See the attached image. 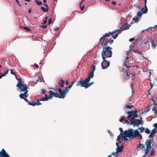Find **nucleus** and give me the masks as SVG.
Listing matches in <instances>:
<instances>
[{
  "instance_id": "nucleus-1",
  "label": "nucleus",
  "mask_w": 157,
  "mask_h": 157,
  "mask_svg": "<svg viewBox=\"0 0 157 157\" xmlns=\"http://www.w3.org/2000/svg\"><path fill=\"white\" fill-rule=\"evenodd\" d=\"M108 45H102V51L101 52V56L103 61H106V58L111 57L112 52V47L108 46Z\"/></svg>"
},
{
  "instance_id": "nucleus-2",
  "label": "nucleus",
  "mask_w": 157,
  "mask_h": 157,
  "mask_svg": "<svg viewBox=\"0 0 157 157\" xmlns=\"http://www.w3.org/2000/svg\"><path fill=\"white\" fill-rule=\"evenodd\" d=\"M106 33L102 36L99 40V41L98 44H99L101 43V45H108L111 44L113 42V40L112 39L111 37L109 35L107 36H105Z\"/></svg>"
},
{
  "instance_id": "nucleus-3",
  "label": "nucleus",
  "mask_w": 157,
  "mask_h": 157,
  "mask_svg": "<svg viewBox=\"0 0 157 157\" xmlns=\"http://www.w3.org/2000/svg\"><path fill=\"white\" fill-rule=\"evenodd\" d=\"M125 113L128 114V118H130L131 120H133L134 118H137V111L136 109L134 110H131L128 112L126 111Z\"/></svg>"
},
{
  "instance_id": "nucleus-4",
  "label": "nucleus",
  "mask_w": 157,
  "mask_h": 157,
  "mask_svg": "<svg viewBox=\"0 0 157 157\" xmlns=\"http://www.w3.org/2000/svg\"><path fill=\"white\" fill-rule=\"evenodd\" d=\"M28 88V87L27 86H25L24 87L21 88V89H19L20 92H24V93H21L19 95V97L21 99H24L25 97H28L27 95V93L28 91L27 90Z\"/></svg>"
},
{
  "instance_id": "nucleus-5",
  "label": "nucleus",
  "mask_w": 157,
  "mask_h": 157,
  "mask_svg": "<svg viewBox=\"0 0 157 157\" xmlns=\"http://www.w3.org/2000/svg\"><path fill=\"white\" fill-rule=\"evenodd\" d=\"M133 130L132 128L125 130L124 132V135L128 137L131 140L133 139Z\"/></svg>"
},
{
  "instance_id": "nucleus-6",
  "label": "nucleus",
  "mask_w": 157,
  "mask_h": 157,
  "mask_svg": "<svg viewBox=\"0 0 157 157\" xmlns=\"http://www.w3.org/2000/svg\"><path fill=\"white\" fill-rule=\"evenodd\" d=\"M18 80L17 83L16 85V86L18 88L17 89V90L19 89H21V88L24 87L25 86H27L26 84H23L21 82V78H18L17 79Z\"/></svg>"
},
{
  "instance_id": "nucleus-7",
  "label": "nucleus",
  "mask_w": 157,
  "mask_h": 157,
  "mask_svg": "<svg viewBox=\"0 0 157 157\" xmlns=\"http://www.w3.org/2000/svg\"><path fill=\"white\" fill-rule=\"evenodd\" d=\"M91 67L92 69V71L89 74L88 76L86 78L87 79H88L90 81L91 78H92L94 76V71L95 70L96 68H95V65L92 64L91 66Z\"/></svg>"
},
{
  "instance_id": "nucleus-8",
  "label": "nucleus",
  "mask_w": 157,
  "mask_h": 157,
  "mask_svg": "<svg viewBox=\"0 0 157 157\" xmlns=\"http://www.w3.org/2000/svg\"><path fill=\"white\" fill-rule=\"evenodd\" d=\"M109 61H107V60H106V61H103V60L101 65L102 69H105L107 68L109 66Z\"/></svg>"
},
{
  "instance_id": "nucleus-9",
  "label": "nucleus",
  "mask_w": 157,
  "mask_h": 157,
  "mask_svg": "<svg viewBox=\"0 0 157 157\" xmlns=\"http://www.w3.org/2000/svg\"><path fill=\"white\" fill-rule=\"evenodd\" d=\"M81 87H84L85 88H87V83L90 82V80L86 78L84 80L81 79Z\"/></svg>"
},
{
  "instance_id": "nucleus-10",
  "label": "nucleus",
  "mask_w": 157,
  "mask_h": 157,
  "mask_svg": "<svg viewBox=\"0 0 157 157\" xmlns=\"http://www.w3.org/2000/svg\"><path fill=\"white\" fill-rule=\"evenodd\" d=\"M49 92L50 93V95L48 97V98H47L48 100V99H51L53 97V96L55 97L56 98H59L58 93H56L54 92H53L52 90H50L49 91Z\"/></svg>"
},
{
  "instance_id": "nucleus-11",
  "label": "nucleus",
  "mask_w": 157,
  "mask_h": 157,
  "mask_svg": "<svg viewBox=\"0 0 157 157\" xmlns=\"http://www.w3.org/2000/svg\"><path fill=\"white\" fill-rule=\"evenodd\" d=\"M0 157H10L4 149L0 151Z\"/></svg>"
},
{
  "instance_id": "nucleus-12",
  "label": "nucleus",
  "mask_w": 157,
  "mask_h": 157,
  "mask_svg": "<svg viewBox=\"0 0 157 157\" xmlns=\"http://www.w3.org/2000/svg\"><path fill=\"white\" fill-rule=\"evenodd\" d=\"M149 140H147L145 142V144L146 146V147L151 148L152 147L151 146L152 144V141L153 140V138H150Z\"/></svg>"
},
{
  "instance_id": "nucleus-13",
  "label": "nucleus",
  "mask_w": 157,
  "mask_h": 157,
  "mask_svg": "<svg viewBox=\"0 0 157 157\" xmlns=\"http://www.w3.org/2000/svg\"><path fill=\"white\" fill-rule=\"evenodd\" d=\"M123 145H121L120 147L119 146H117V147L116 150V157H117L118 155V152L121 153L123 151Z\"/></svg>"
},
{
  "instance_id": "nucleus-14",
  "label": "nucleus",
  "mask_w": 157,
  "mask_h": 157,
  "mask_svg": "<svg viewBox=\"0 0 157 157\" xmlns=\"http://www.w3.org/2000/svg\"><path fill=\"white\" fill-rule=\"evenodd\" d=\"M156 127H154V128L152 130L151 134L148 136L149 138H153V137L155 136V134L156 133L157 131L156 130Z\"/></svg>"
},
{
  "instance_id": "nucleus-15",
  "label": "nucleus",
  "mask_w": 157,
  "mask_h": 157,
  "mask_svg": "<svg viewBox=\"0 0 157 157\" xmlns=\"http://www.w3.org/2000/svg\"><path fill=\"white\" fill-rule=\"evenodd\" d=\"M142 118L141 117V120H139L138 119H136L135 120V122H134V124L133 125V126H139L140 124H143V123H141L140 121H143V120H142Z\"/></svg>"
},
{
  "instance_id": "nucleus-16",
  "label": "nucleus",
  "mask_w": 157,
  "mask_h": 157,
  "mask_svg": "<svg viewBox=\"0 0 157 157\" xmlns=\"http://www.w3.org/2000/svg\"><path fill=\"white\" fill-rule=\"evenodd\" d=\"M68 92V89L66 87L64 90L63 91V94H61V95L59 96V98H64L66 94Z\"/></svg>"
},
{
  "instance_id": "nucleus-17",
  "label": "nucleus",
  "mask_w": 157,
  "mask_h": 157,
  "mask_svg": "<svg viewBox=\"0 0 157 157\" xmlns=\"http://www.w3.org/2000/svg\"><path fill=\"white\" fill-rule=\"evenodd\" d=\"M130 25H129L128 23H126L124 25L121 26L120 29V30L121 31L124 30L129 29Z\"/></svg>"
},
{
  "instance_id": "nucleus-18",
  "label": "nucleus",
  "mask_w": 157,
  "mask_h": 157,
  "mask_svg": "<svg viewBox=\"0 0 157 157\" xmlns=\"http://www.w3.org/2000/svg\"><path fill=\"white\" fill-rule=\"evenodd\" d=\"M37 102H33V101H32V102H33V103H29V105H33V106H34L35 105H40L42 104V103L39 102V100L37 99L36 100Z\"/></svg>"
},
{
  "instance_id": "nucleus-19",
  "label": "nucleus",
  "mask_w": 157,
  "mask_h": 157,
  "mask_svg": "<svg viewBox=\"0 0 157 157\" xmlns=\"http://www.w3.org/2000/svg\"><path fill=\"white\" fill-rule=\"evenodd\" d=\"M140 134V132H139L138 130H135L134 132L133 131V139L136 136L138 137V135Z\"/></svg>"
},
{
  "instance_id": "nucleus-20",
  "label": "nucleus",
  "mask_w": 157,
  "mask_h": 157,
  "mask_svg": "<svg viewBox=\"0 0 157 157\" xmlns=\"http://www.w3.org/2000/svg\"><path fill=\"white\" fill-rule=\"evenodd\" d=\"M147 10H146L145 9L144 11H142V12H141L140 11H139L137 13V16L139 17H141L142 16V15L144 13H147Z\"/></svg>"
},
{
  "instance_id": "nucleus-21",
  "label": "nucleus",
  "mask_w": 157,
  "mask_h": 157,
  "mask_svg": "<svg viewBox=\"0 0 157 157\" xmlns=\"http://www.w3.org/2000/svg\"><path fill=\"white\" fill-rule=\"evenodd\" d=\"M148 39H149L150 40V42L151 43V47L155 49V47L157 45V44L153 42V40L151 39V38H148Z\"/></svg>"
},
{
  "instance_id": "nucleus-22",
  "label": "nucleus",
  "mask_w": 157,
  "mask_h": 157,
  "mask_svg": "<svg viewBox=\"0 0 157 157\" xmlns=\"http://www.w3.org/2000/svg\"><path fill=\"white\" fill-rule=\"evenodd\" d=\"M155 154V150L153 147H152L150 154L149 155V157H152Z\"/></svg>"
},
{
  "instance_id": "nucleus-23",
  "label": "nucleus",
  "mask_w": 157,
  "mask_h": 157,
  "mask_svg": "<svg viewBox=\"0 0 157 157\" xmlns=\"http://www.w3.org/2000/svg\"><path fill=\"white\" fill-rule=\"evenodd\" d=\"M65 81L63 79L60 80V82H59V84L60 85L61 87H64V85L65 84Z\"/></svg>"
},
{
  "instance_id": "nucleus-24",
  "label": "nucleus",
  "mask_w": 157,
  "mask_h": 157,
  "mask_svg": "<svg viewBox=\"0 0 157 157\" xmlns=\"http://www.w3.org/2000/svg\"><path fill=\"white\" fill-rule=\"evenodd\" d=\"M153 105V104H152L151 105H150L147 107V109L146 110H144L143 113H147V112H148L151 109V106H152Z\"/></svg>"
},
{
  "instance_id": "nucleus-25",
  "label": "nucleus",
  "mask_w": 157,
  "mask_h": 157,
  "mask_svg": "<svg viewBox=\"0 0 157 157\" xmlns=\"http://www.w3.org/2000/svg\"><path fill=\"white\" fill-rule=\"evenodd\" d=\"M41 10H42L44 12H47L48 10V8H45L44 7L42 6L41 7Z\"/></svg>"
},
{
  "instance_id": "nucleus-26",
  "label": "nucleus",
  "mask_w": 157,
  "mask_h": 157,
  "mask_svg": "<svg viewBox=\"0 0 157 157\" xmlns=\"http://www.w3.org/2000/svg\"><path fill=\"white\" fill-rule=\"evenodd\" d=\"M124 122L126 123L127 124H128L129 125H134V122H133L131 121H127V120H125L124 121Z\"/></svg>"
},
{
  "instance_id": "nucleus-27",
  "label": "nucleus",
  "mask_w": 157,
  "mask_h": 157,
  "mask_svg": "<svg viewBox=\"0 0 157 157\" xmlns=\"http://www.w3.org/2000/svg\"><path fill=\"white\" fill-rule=\"evenodd\" d=\"M123 65L125 66V67H127V68L128 69V70H130V68H131L132 67H135V66L134 65H133L132 66H129V65H126V64L124 62L123 64Z\"/></svg>"
},
{
  "instance_id": "nucleus-28",
  "label": "nucleus",
  "mask_w": 157,
  "mask_h": 157,
  "mask_svg": "<svg viewBox=\"0 0 157 157\" xmlns=\"http://www.w3.org/2000/svg\"><path fill=\"white\" fill-rule=\"evenodd\" d=\"M115 33V31H113L112 32H109L108 33H106V34L105 35V36H109V35L110 36V35H111L112 36H113V33Z\"/></svg>"
},
{
  "instance_id": "nucleus-29",
  "label": "nucleus",
  "mask_w": 157,
  "mask_h": 157,
  "mask_svg": "<svg viewBox=\"0 0 157 157\" xmlns=\"http://www.w3.org/2000/svg\"><path fill=\"white\" fill-rule=\"evenodd\" d=\"M35 2L38 6L41 5H42V2L40 1H39L38 0H35Z\"/></svg>"
},
{
  "instance_id": "nucleus-30",
  "label": "nucleus",
  "mask_w": 157,
  "mask_h": 157,
  "mask_svg": "<svg viewBox=\"0 0 157 157\" xmlns=\"http://www.w3.org/2000/svg\"><path fill=\"white\" fill-rule=\"evenodd\" d=\"M133 20L134 21L135 23H137L138 21L140 20V19H139V18L138 17H136V18H133Z\"/></svg>"
},
{
  "instance_id": "nucleus-31",
  "label": "nucleus",
  "mask_w": 157,
  "mask_h": 157,
  "mask_svg": "<svg viewBox=\"0 0 157 157\" xmlns=\"http://www.w3.org/2000/svg\"><path fill=\"white\" fill-rule=\"evenodd\" d=\"M138 129H140V132L141 133L143 132L144 130H145V128L144 127H139Z\"/></svg>"
},
{
  "instance_id": "nucleus-32",
  "label": "nucleus",
  "mask_w": 157,
  "mask_h": 157,
  "mask_svg": "<svg viewBox=\"0 0 157 157\" xmlns=\"http://www.w3.org/2000/svg\"><path fill=\"white\" fill-rule=\"evenodd\" d=\"M144 131H145V132L147 134H150L151 133V132H150V130L147 128H146L145 129V130Z\"/></svg>"
},
{
  "instance_id": "nucleus-33",
  "label": "nucleus",
  "mask_w": 157,
  "mask_h": 157,
  "mask_svg": "<svg viewBox=\"0 0 157 157\" xmlns=\"http://www.w3.org/2000/svg\"><path fill=\"white\" fill-rule=\"evenodd\" d=\"M150 148L146 147V149L145 150V154H147L150 151Z\"/></svg>"
},
{
  "instance_id": "nucleus-34",
  "label": "nucleus",
  "mask_w": 157,
  "mask_h": 157,
  "mask_svg": "<svg viewBox=\"0 0 157 157\" xmlns=\"http://www.w3.org/2000/svg\"><path fill=\"white\" fill-rule=\"evenodd\" d=\"M141 146L142 148H144L145 147V145L143 144L140 143L137 146V148H139Z\"/></svg>"
},
{
  "instance_id": "nucleus-35",
  "label": "nucleus",
  "mask_w": 157,
  "mask_h": 157,
  "mask_svg": "<svg viewBox=\"0 0 157 157\" xmlns=\"http://www.w3.org/2000/svg\"><path fill=\"white\" fill-rule=\"evenodd\" d=\"M128 70H125L124 72V73L126 74V76H127L128 77L130 76L132 74V73H130V74H129L128 72Z\"/></svg>"
},
{
  "instance_id": "nucleus-36",
  "label": "nucleus",
  "mask_w": 157,
  "mask_h": 157,
  "mask_svg": "<svg viewBox=\"0 0 157 157\" xmlns=\"http://www.w3.org/2000/svg\"><path fill=\"white\" fill-rule=\"evenodd\" d=\"M125 117L124 116H123L121 118L120 120H119V121L120 122H122L123 121H124L125 120Z\"/></svg>"
},
{
  "instance_id": "nucleus-37",
  "label": "nucleus",
  "mask_w": 157,
  "mask_h": 157,
  "mask_svg": "<svg viewBox=\"0 0 157 157\" xmlns=\"http://www.w3.org/2000/svg\"><path fill=\"white\" fill-rule=\"evenodd\" d=\"M156 96L157 95L155 94H153V97H152L151 98V100L153 102H154V101H155L154 99L156 97Z\"/></svg>"
},
{
  "instance_id": "nucleus-38",
  "label": "nucleus",
  "mask_w": 157,
  "mask_h": 157,
  "mask_svg": "<svg viewBox=\"0 0 157 157\" xmlns=\"http://www.w3.org/2000/svg\"><path fill=\"white\" fill-rule=\"evenodd\" d=\"M127 137H128L124 135V136H123V139L125 141H128V139L127 138Z\"/></svg>"
},
{
  "instance_id": "nucleus-39",
  "label": "nucleus",
  "mask_w": 157,
  "mask_h": 157,
  "mask_svg": "<svg viewBox=\"0 0 157 157\" xmlns=\"http://www.w3.org/2000/svg\"><path fill=\"white\" fill-rule=\"evenodd\" d=\"M58 92H59V93H58L59 94V96L61 94H63V93H62V90L60 88H59L58 90Z\"/></svg>"
},
{
  "instance_id": "nucleus-40",
  "label": "nucleus",
  "mask_w": 157,
  "mask_h": 157,
  "mask_svg": "<svg viewBox=\"0 0 157 157\" xmlns=\"http://www.w3.org/2000/svg\"><path fill=\"white\" fill-rule=\"evenodd\" d=\"M135 43H132V45H130L129 46L130 49L129 51L132 50V49L133 48L134 46Z\"/></svg>"
},
{
  "instance_id": "nucleus-41",
  "label": "nucleus",
  "mask_w": 157,
  "mask_h": 157,
  "mask_svg": "<svg viewBox=\"0 0 157 157\" xmlns=\"http://www.w3.org/2000/svg\"><path fill=\"white\" fill-rule=\"evenodd\" d=\"M47 18H48V17H45V20L43 21V23L42 24H45L47 22Z\"/></svg>"
},
{
  "instance_id": "nucleus-42",
  "label": "nucleus",
  "mask_w": 157,
  "mask_h": 157,
  "mask_svg": "<svg viewBox=\"0 0 157 157\" xmlns=\"http://www.w3.org/2000/svg\"><path fill=\"white\" fill-rule=\"evenodd\" d=\"M132 107V106H131V105H127L124 107V108H128L129 109H131Z\"/></svg>"
},
{
  "instance_id": "nucleus-43",
  "label": "nucleus",
  "mask_w": 157,
  "mask_h": 157,
  "mask_svg": "<svg viewBox=\"0 0 157 157\" xmlns=\"http://www.w3.org/2000/svg\"><path fill=\"white\" fill-rule=\"evenodd\" d=\"M40 101H45L48 100L47 98H42L41 99L39 100Z\"/></svg>"
},
{
  "instance_id": "nucleus-44",
  "label": "nucleus",
  "mask_w": 157,
  "mask_h": 157,
  "mask_svg": "<svg viewBox=\"0 0 157 157\" xmlns=\"http://www.w3.org/2000/svg\"><path fill=\"white\" fill-rule=\"evenodd\" d=\"M23 28L24 29H25L26 30L30 31L31 30V29H29V28L24 26L23 27Z\"/></svg>"
},
{
  "instance_id": "nucleus-45",
  "label": "nucleus",
  "mask_w": 157,
  "mask_h": 157,
  "mask_svg": "<svg viewBox=\"0 0 157 157\" xmlns=\"http://www.w3.org/2000/svg\"><path fill=\"white\" fill-rule=\"evenodd\" d=\"M118 35V34L117 33L115 36H112L111 37H112V38H113V39H116V37H117Z\"/></svg>"
},
{
  "instance_id": "nucleus-46",
  "label": "nucleus",
  "mask_w": 157,
  "mask_h": 157,
  "mask_svg": "<svg viewBox=\"0 0 157 157\" xmlns=\"http://www.w3.org/2000/svg\"><path fill=\"white\" fill-rule=\"evenodd\" d=\"M52 22V18H50L48 21V25H49Z\"/></svg>"
},
{
  "instance_id": "nucleus-47",
  "label": "nucleus",
  "mask_w": 157,
  "mask_h": 157,
  "mask_svg": "<svg viewBox=\"0 0 157 157\" xmlns=\"http://www.w3.org/2000/svg\"><path fill=\"white\" fill-rule=\"evenodd\" d=\"M144 5H145V9L146 10H147V6H146V3H147V0H144Z\"/></svg>"
},
{
  "instance_id": "nucleus-48",
  "label": "nucleus",
  "mask_w": 157,
  "mask_h": 157,
  "mask_svg": "<svg viewBox=\"0 0 157 157\" xmlns=\"http://www.w3.org/2000/svg\"><path fill=\"white\" fill-rule=\"evenodd\" d=\"M80 85V86H81V80H80L79 81H78L77 84V86H78L79 85Z\"/></svg>"
},
{
  "instance_id": "nucleus-49",
  "label": "nucleus",
  "mask_w": 157,
  "mask_h": 157,
  "mask_svg": "<svg viewBox=\"0 0 157 157\" xmlns=\"http://www.w3.org/2000/svg\"><path fill=\"white\" fill-rule=\"evenodd\" d=\"M9 71V70L8 69L6 71H5V73L4 74H3V75L5 76L6 74H7L8 72Z\"/></svg>"
},
{
  "instance_id": "nucleus-50",
  "label": "nucleus",
  "mask_w": 157,
  "mask_h": 157,
  "mask_svg": "<svg viewBox=\"0 0 157 157\" xmlns=\"http://www.w3.org/2000/svg\"><path fill=\"white\" fill-rule=\"evenodd\" d=\"M121 138H122V136H121L120 135H119L117 136V141L119 142L120 143H121V141H120L119 139H120Z\"/></svg>"
},
{
  "instance_id": "nucleus-51",
  "label": "nucleus",
  "mask_w": 157,
  "mask_h": 157,
  "mask_svg": "<svg viewBox=\"0 0 157 157\" xmlns=\"http://www.w3.org/2000/svg\"><path fill=\"white\" fill-rule=\"evenodd\" d=\"M41 93L43 94H45V93H46V92L45 90H44V89H43L41 90Z\"/></svg>"
},
{
  "instance_id": "nucleus-52",
  "label": "nucleus",
  "mask_w": 157,
  "mask_h": 157,
  "mask_svg": "<svg viewBox=\"0 0 157 157\" xmlns=\"http://www.w3.org/2000/svg\"><path fill=\"white\" fill-rule=\"evenodd\" d=\"M93 83V82H90V83H87V88L90 87L91 85H92Z\"/></svg>"
},
{
  "instance_id": "nucleus-53",
  "label": "nucleus",
  "mask_w": 157,
  "mask_h": 157,
  "mask_svg": "<svg viewBox=\"0 0 157 157\" xmlns=\"http://www.w3.org/2000/svg\"><path fill=\"white\" fill-rule=\"evenodd\" d=\"M10 71H11V73L13 75H15L16 74L15 72H13V70L12 69H10Z\"/></svg>"
},
{
  "instance_id": "nucleus-54",
  "label": "nucleus",
  "mask_w": 157,
  "mask_h": 157,
  "mask_svg": "<svg viewBox=\"0 0 157 157\" xmlns=\"http://www.w3.org/2000/svg\"><path fill=\"white\" fill-rule=\"evenodd\" d=\"M152 110L153 111H155L156 110V107L155 106H154L152 108Z\"/></svg>"
},
{
  "instance_id": "nucleus-55",
  "label": "nucleus",
  "mask_w": 157,
  "mask_h": 157,
  "mask_svg": "<svg viewBox=\"0 0 157 157\" xmlns=\"http://www.w3.org/2000/svg\"><path fill=\"white\" fill-rule=\"evenodd\" d=\"M25 101L27 102L28 103V104H29V103H31V102H30L27 99V98H24V99H23Z\"/></svg>"
},
{
  "instance_id": "nucleus-56",
  "label": "nucleus",
  "mask_w": 157,
  "mask_h": 157,
  "mask_svg": "<svg viewBox=\"0 0 157 157\" xmlns=\"http://www.w3.org/2000/svg\"><path fill=\"white\" fill-rule=\"evenodd\" d=\"M143 43L144 44H147L149 42H150L148 40H147L145 42H144V40H143Z\"/></svg>"
},
{
  "instance_id": "nucleus-57",
  "label": "nucleus",
  "mask_w": 157,
  "mask_h": 157,
  "mask_svg": "<svg viewBox=\"0 0 157 157\" xmlns=\"http://www.w3.org/2000/svg\"><path fill=\"white\" fill-rule=\"evenodd\" d=\"M111 4L113 5H115L116 4V2L115 1H112L111 2Z\"/></svg>"
},
{
  "instance_id": "nucleus-58",
  "label": "nucleus",
  "mask_w": 157,
  "mask_h": 157,
  "mask_svg": "<svg viewBox=\"0 0 157 157\" xmlns=\"http://www.w3.org/2000/svg\"><path fill=\"white\" fill-rule=\"evenodd\" d=\"M119 129L121 132L124 133V132L123 131V129L122 128H120Z\"/></svg>"
},
{
  "instance_id": "nucleus-59",
  "label": "nucleus",
  "mask_w": 157,
  "mask_h": 157,
  "mask_svg": "<svg viewBox=\"0 0 157 157\" xmlns=\"http://www.w3.org/2000/svg\"><path fill=\"white\" fill-rule=\"evenodd\" d=\"M84 6H85L84 5L82 6H80V8L81 10H83V9H84Z\"/></svg>"
},
{
  "instance_id": "nucleus-60",
  "label": "nucleus",
  "mask_w": 157,
  "mask_h": 157,
  "mask_svg": "<svg viewBox=\"0 0 157 157\" xmlns=\"http://www.w3.org/2000/svg\"><path fill=\"white\" fill-rule=\"evenodd\" d=\"M40 27L43 28H46L47 26L46 25H41Z\"/></svg>"
},
{
  "instance_id": "nucleus-61",
  "label": "nucleus",
  "mask_w": 157,
  "mask_h": 157,
  "mask_svg": "<svg viewBox=\"0 0 157 157\" xmlns=\"http://www.w3.org/2000/svg\"><path fill=\"white\" fill-rule=\"evenodd\" d=\"M72 86V85L70 84L66 88H67V89H68L71 88Z\"/></svg>"
},
{
  "instance_id": "nucleus-62",
  "label": "nucleus",
  "mask_w": 157,
  "mask_h": 157,
  "mask_svg": "<svg viewBox=\"0 0 157 157\" xmlns=\"http://www.w3.org/2000/svg\"><path fill=\"white\" fill-rule=\"evenodd\" d=\"M131 78L132 79H134L135 78V75L132 74L131 76Z\"/></svg>"
},
{
  "instance_id": "nucleus-63",
  "label": "nucleus",
  "mask_w": 157,
  "mask_h": 157,
  "mask_svg": "<svg viewBox=\"0 0 157 157\" xmlns=\"http://www.w3.org/2000/svg\"><path fill=\"white\" fill-rule=\"evenodd\" d=\"M114 31H115V32H119V33H120L121 32V30H120V29L115 30Z\"/></svg>"
},
{
  "instance_id": "nucleus-64",
  "label": "nucleus",
  "mask_w": 157,
  "mask_h": 157,
  "mask_svg": "<svg viewBox=\"0 0 157 157\" xmlns=\"http://www.w3.org/2000/svg\"><path fill=\"white\" fill-rule=\"evenodd\" d=\"M153 126H154L155 127H156V128H157V123H155L154 124V125H153Z\"/></svg>"
}]
</instances>
